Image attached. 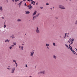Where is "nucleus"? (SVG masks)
<instances>
[{
  "instance_id": "obj_23",
  "label": "nucleus",
  "mask_w": 77,
  "mask_h": 77,
  "mask_svg": "<svg viewBox=\"0 0 77 77\" xmlns=\"http://www.w3.org/2000/svg\"><path fill=\"white\" fill-rule=\"evenodd\" d=\"M75 24H76V25H77V20H76L75 23Z\"/></svg>"
},
{
  "instance_id": "obj_40",
  "label": "nucleus",
  "mask_w": 77,
  "mask_h": 77,
  "mask_svg": "<svg viewBox=\"0 0 77 77\" xmlns=\"http://www.w3.org/2000/svg\"><path fill=\"white\" fill-rule=\"evenodd\" d=\"M72 43H73V42H72L70 43V45H71V44H72Z\"/></svg>"
},
{
  "instance_id": "obj_20",
  "label": "nucleus",
  "mask_w": 77,
  "mask_h": 77,
  "mask_svg": "<svg viewBox=\"0 0 77 77\" xmlns=\"http://www.w3.org/2000/svg\"><path fill=\"white\" fill-rule=\"evenodd\" d=\"M65 46L66 47H67L69 49V47H68V46L66 44L65 45Z\"/></svg>"
},
{
  "instance_id": "obj_38",
  "label": "nucleus",
  "mask_w": 77,
  "mask_h": 77,
  "mask_svg": "<svg viewBox=\"0 0 77 77\" xmlns=\"http://www.w3.org/2000/svg\"><path fill=\"white\" fill-rule=\"evenodd\" d=\"M14 38H15V37H12V39H14Z\"/></svg>"
},
{
  "instance_id": "obj_9",
  "label": "nucleus",
  "mask_w": 77,
  "mask_h": 77,
  "mask_svg": "<svg viewBox=\"0 0 77 77\" xmlns=\"http://www.w3.org/2000/svg\"><path fill=\"white\" fill-rule=\"evenodd\" d=\"M72 47H71V48H70V50H71V51H72V53H73V52H74L75 53V54H76V52H75L74 51V50H72Z\"/></svg>"
},
{
  "instance_id": "obj_58",
  "label": "nucleus",
  "mask_w": 77,
  "mask_h": 77,
  "mask_svg": "<svg viewBox=\"0 0 77 77\" xmlns=\"http://www.w3.org/2000/svg\"><path fill=\"white\" fill-rule=\"evenodd\" d=\"M68 37V35L67 36Z\"/></svg>"
},
{
  "instance_id": "obj_3",
  "label": "nucleus",
  "mask_w": 77,
  "mask_h": 77,
  "mask_svg": "<svg viewBox=\"0 0 77 77\" xmlns=\"http://www.w3.org/2000/svg\"><path fill=\"white\" fill-rule=\"evenodd\" d=\"M59 8L60 9H65V8L64 7V6L63 5H59Z\"/></svg>"
},
{
  "instance_id": "obj_57",
  "label": "nucleus",
  "mask_w": 77,
  "mask_h": 77,
  "mask_svg": "<svg viewBox=\"0 0 77 77\" xmlns=\"http://www.w3.org/2000/svg\"><path fill=\"white\" fill-rule=\"evenodd\" d=\"M76 55H77V53H76Z\"/></svg>"
},
{
  "instance_id": "obj_36",
  "label": "nucleus",
  "mask_w": 77,
  "mask_h": 77,
  "mask_svg": "<svg viewBox=\"0 0 77 77\" xmlns=\"http://www.w3.org/2000/svg\"><path fill=\"white\" fill-rule=\"evenodd\" d=\"M7 69H11L8 67L7 68Z\"/></svg>"
},
{
  "instance_id": "obj_14",
  "label": "nucleus",
  "mask_w": 77,
  "mask_h": 77,
  "mask_svg": "<svg viewBox=\"0 0 77 77\" xmlns=\"http://www.w3.org/2000/svg\"><path fill=\"white\" fill-rule=\"evenodd\" d=\"M25 12H26V14H30V12L29 11H26Z\"/></svg>"
},
{
  "instance_id": "obj_18",
  "label": "nucleus",
  "mask_w": 77,
  "mask_h": 77,
  "mask_svg": "<svg viewBox=\"0 0 77 77\" xmlns=\"http://www.w3.org/2000/svg\"><path fill=\"white\" fill-rule=\"evenodd\" d=\"M57 57L56 56H55V55H54L53 56V58L54 59H56Z\"/></svg>"
},
{
  "instance_id": "obj_54",
  "label": "nucleus",
  "mask_w": 77,
  "mask_h": 77,
  "mask_svg": "<svg viewBox=\"0 0 77 77\" xmlns=\"http://www.w3.org/2000/svg\"><path fill=\"white\" fill-rule=\"evenodd\" d=\"M8 67H10V66H8Z\"/></svg>"
},
{
  "instance_id": "obj_29",
  "label": "nucleus",
  "mask_w": 77,
  "mask_h": 77,
  "mask_svg": "<svg viewBox=\"0 0 77 77\" xmlns=\"http://www.w3.org/2000/svg\"><path fill=\"white\" fill-rule=\"evenodd\" d=\"M15 64H16V67H17L18 66V64H17V63H15Z\"/></svg>"
},
{
  "instance_id": "obj_24",
  "label": "nucleus",
  "mask_w": 77,
  "mask_h": 77,
  "mask_svg": "<svg viewBox=\"0 0 77 77\" xmlns=\"http://www.w3.org/2000/svg\"><path fill=\"white\" fill-rule=\"evenodd\" d=\"M17 1H18V2H19V1H20V0H15V2H17Z\"/></svg>"
},
{
  "instance_id": "obj_48",
  "label": "nucleus",
  "mask_w": 77,
  "mask_h": 77,
  "mask_svg": "<svg viewBox=\"0 0 77 77\" xmlns=\"http://www.w3.org/2000/svg\"><path fill=\"white\" fill-rule=\"evenodd\" d=\"M36 5H38V3H36Z\"/></svg>"
},
{
  "instance_id": "obj_8",
  "label": "nucleus",
  "mask_w": 77,
  "mask_h": 77,
  "mask_svg": "<svg viewBox=\"0 0 77 77\" xmlns=\"http://www.w3.org/2000/svg\"><path fill=\"white\" fill-rule=\"evenodd\" d=\"M36 14V11H35L32 14V16H34V15H35Z\"/></svg>"
},
{
  "instance_id": "obj_2",
  "label": "nucleus",
  "mask_w": 77,
  "mask_h": 77,
  "mask_svg": "<svg viewBox=\"0 0 77 77\" xmlns=\"http://www.w3.org/2000/svg\"><path fill=\"white\" fill-rule=\"evenodd\" d=\"M35 53V51L33 50L32 51L30 52V56L31 57H33V55Z\"/></svg>"
},
{
  "instance_id": "obj_1",
  "label": "nucleus",
  "mask_w": 77,
  "mask_h": 77,
  "mask_svg": "<svg viewBox=\"0 0 77 77\" xmlns=\"http://www.w3.org/2000/svg\"><path fill=\"white\" fill-rule=\"evenodd\" d=\"M15 67H13L11 68V73L12 74H14L15 72Z\"/></svg>"
},
{
  "instance_id": "obj_16",
  "label": "nucleus",
  "mask_w": 77,
  "mask_h": 77,
  "mask_svg": "<svg viewBox=\"0 0 77 77\" xmlns=\"http://www.w3.org/2000/svg\"><path fill=\"white\" fill-rule=\"evenodd\" d=\"M17 21H18V22H20V21H21V20L20 19H18L17 20Z\"/></svg>"
},
{
  "instance_id": "obj_51",
  "label": "nucleus",
  "mask_w": 77,
  "mask_h": 77,
  "mask_svg": "<svg viewBox=\"0 0 77 77\" xmlns=\"http://www.w3.org/2000/svg\"><path fill=\"white\" fill-rule=\"evenodd\" d=\"M74 53V54H75V53Z\"/></svg>"
},
{
  "instance_id": "obj_43",
  "label": "nucleus",
  "mask_w": 77,
  "mask_h": 77,
  "mask_svg": "<svg viewBox=\"0 0 77 77\" xmlns=\"http://www.w3.org/2000/svg\"><path fill=\"white\" fill-rule=\"evenodd\" d=\"M66 36H65H65H64L63 37L64 38H66Z\"/></svg>"
},
{
  "instance_id": "obj_49",
  "label": "nucleus",
  "mask_w": 77,
  "mask_h": 77,
  "mask_svg": "<svg viewBox=\"0 0 77 77\" xmlns=\"http://www.w3.org/2000/svg\"><path fill=\"white\" fill-rule=\"evenodd\" d=\"M55 18H56V19H57V17H56Z\"/></svg>"
},
{
  "instance_id": "obj_17",
  "label": "nucleus",
  "mask_w": 77,
  "mask_h": 77,
  "mask_svg": "<svg viewBox=\"0 0 77 77\" xmlns=\"http://www.w3.org/2000/svg\"><path fill=\"white\" fill-rule=\"evenodd\" d=\"M31 2H33V3H34V4H33V5H35V2L34 1L32 0H30Z\"/></svg>"
},
{
  "instance_id": "obj_44",
  "label": "nucleus",
  "mask_w": 77,
  "mask_h": 77,
  "mask_svg": "<svg viewBox=\"0 0 77 77\" xmlns=\"http://www.w3.org/2000/svg\"><path fill=\"white\" fill-rule=\"evenodd\" d=\"M31 4H33V2H31Z\"/></svg>"
},
{
  "instance_id": "obj_19",
  "label": "nucleus",
  "mask_w": 77,
  "mask_h": 77,
  "mask_svg": "<svg viewBox=\"0 0 77 77\" xmlns=\"http://www.w3.org/2000/svg\"><path fill=\"white\" fill-rule=\"evenodd\" d=\"M40 14H37L36 15H35V16L36 17H38V16H39V15Z\"/></svg>"
},
{
  "instance_id": "obj_35",
  "label": "nucleus",
  "mask_w": 77,
  "mask_h": 77,
  "mask_svg": "<svg viewBox=\"0 0 77 77\" xmlns=\"http://www.w3.org/2000/svg\"><path fill=\"white\" fill-rule=\"evenodd\" d=\"M46 5H49V4L48 3H46Z\"/></svg>"
},
{
  "instance_id": "obj_46",
  "label": "nucleus",
  "mask_w": 77,
  "mask_h": 77,
  "mask_svg": "<svg viewBox=\"0 0 77 77\" xmlns=\"http://www.w3.org/2000/svg\"><path fill=\"white\" fill-rule=\"evenodd\" d=\"M13 2H14V0H12Z\"/></svg>"
},
{
  "instance_id": "obj_28",
  "label": "nucleus",
  "mask_w": 77,
  "mask_h": 77,
  "mask_svg": "<svg viewBox=\"0 0 77 77\" xmlns=\"http://www.w3.org/2000/svg\"><path fill=\"white\" fill-rule=\"evenodd\" d=\"M13 44L14 45H16V43L15 42H14L13 43Z\"/></svg>"
},
{
  "instance_id": "obj_10",
  "label": "nucleus",
  "mask_w": 77,
  "mask_h": 77,
  "mask_svg": "<svg viewBox=\"0 0 77 77\" xmlns=\"http://www.w3.org/2000/svg\"><path fill=\"white\" fill-rule=\"evenodd\" d=\"M41 74H45V71H43L40 72Z\"/></svg>"
},
{
  "instance_id": "obj_21",
  "label": "nucleus",
  "mask_w": 77,
  "mask_h": 77,
  "mask_svg": "<svg viewBox=\"0 0 77 77\" xmlns=\"http://www.w3.org/2000/svg\"><path fill=\"white\" fill-rule=\"evenodd\" d=\"M53 45L54 46H56V43H53Z\"/></svg>"
},
{
  "instance_id": "obj_31",
  "label": "nucleus",
  "mask_w": 77,
  "mask_h": 77,
  "mask_svg": "<svg viewBox=\"0 0 77 77\" xmlns=\"http://www.w3.org/2000/svg\"><path fill=\"white\" fill-rule=\"evenodd\" d=\"M40 8H41V9H43V7H40Z\"/></svg>"
},
{
  "instance_id": "obj_55",
  "label": "nucleus",
  "mask_w": 77,
  "mask_h": 77,
  "mask_svg": "<svg viewBox=\"0 0 77 77\" xmlns=\"http://www.w3.org/2000/svg\"><path fill=\"white\" fill-rule=\"evenodd\" d=\"M22 45H24V44H22Z\"/></svg>"
},
{
  "instance_id": "obj_12",
  "label": "nucleus",
  "mask_w": 77,
  "mask_h": 77,
  "mask_svg": "<svg viewBox=\"0 0 77 77\" xmlns=\"http://www.w3.org/2000/svg\"><path fill=\"white\" fill-rule=\"evenodd\" d=\"M0 11H3V7L0 6Z\"/></svg>"
},
{
  "instance_id": "obj_42",
  "label": "nucleus",
  "mask_w": 77,
  "mask_h": 77,
  "mask_svg": "<svg viewBox=\"0 0 77 77\" xmlns=\"http://www.w3.org/2000/svg\"><path fill=\"white\" fill-rule=\"evenodd\" d=\"M27 1H29V2H30V0H27Z\"/></svg>"
},
{
  "instance_id": "obj_30",
  "label": "nucleus",
  "mask_w": 77,
  "mask_h": 77,
  "mask_svg": "<svg viewBox=\"0 0 77 77\" xmlns=\"http://www.w3.org/2000/svg\"><path fill=\"white\" fill-rule=\"evenodd\" d=\"M25 66H26V67L27 68V67H28V66H27V64H26Z\"/></svg>"
},
{
  "instance_id": "obj_27",
  "label": "nucleus",
  "mask_w": 77,
  "mask_h": 77,
  "mask_svg": "<svg viewBox=\"0 0 77 77\" xmlns=\"http://www.w3.org/2000/svg\"><path fill=\"white\" fill-rule=\"evenodd\" d=\"M74 41V39H73L72 40L71 42H73Z\"/></svg>"
},
{
  "instance_id": "obj_32",
  "label": "nucleus",
  "mask_w": 77,
  "mask_h": 77,
  "mask_svg": "<svg viewBox=\"0 0 77 77\" xmlns=\"http://www.w3.org/2000/svg\"><path fill=\"white\" fill-rule=\"evenodd\" d=\"M71 46H69V48H70V49L71 50Z\"/></svg>"
},
{
  "instance_id": "obj_4",
  "label": "nucleus",
  "mask_w": 77,
  "mask_h": 77,
  "mask_svg": "<svg viewBox=\"0 0 77 77\" xmlns=\"http://www.w3.org/2000/svg\"><path fill=\"white\" fill-rule=\"evenodd\" d=\"M36 32L37 33H40V30H39V29L38 27H37L36 29Z\"/></svg>"
},
{
  "instance_id": "obj_53",
  "label": "nucleus",
  "mask_w": 77,
  "mask_h": 77,
  "mask_svg": "<svg viewBox=\"0 0 77 77\" xmlns=\"http://www.w3.org/2000/svg\"><path fill=\"white\" fill-rule=\"evenodd\" d=\"M51 9H52V8H51Z\"/></svg>"
},
{
  "instance_id": "obj_41",
  "label": "nucleus",
  "mask_w": 77,
  "mask_h": 77,
  "mask_svg": "<svg viewBox=\"0 0 77 77\" xmlns=\"http://www.w3.org/2000/svg\"><path fill=\"white\" fill-rule=\"evenodd\" d=\"M27 7H28V8H29V7H30V5H28V6H27Z\"/></svg>"
},
{
  "instance_id": "obj_61",
  "label": "nucleus",
  "mask_w": 77,
  "mask_h": 77,
  "mask_svg": "<svg viewBox=\"0 0 77 77\" xmlns=\"http://www.w3.org/2000/svg\"><path fill=\"white\" fill-rule=\"evenodd\" d=\"M53 8H54V7H53Z\"/></svg>"
},
{
  "instance_id": "obj_6",
  "label": "nucleus",
  "mask_w": 77,
  "mask_h": 77,
  "mask_svg": "<svg viewBox=\"0 0 77 77\" xmlns=\"http://www.w3.org/2000/svg\"><path fill=\"white\" fill-rule=\"evenodd\" d=\"M46 45L47 47V48H48V49H49V48L48 47H50V45H49V44L47 43Z\"/></svg>"
},
{
  "instance_id": "obj_37",
  "label": "nucleus",
  "mask_w": 77,
  "mask_h": 77,
  "mask_svg": "<svg viewBox=\"0 0 77 77\" xmlns=\"http://www.w3.org/2000/svg\"><path fill=\"white\" fill-rule=\"evenodd\" d=\"M25 6H27V4H26V3H25Z\"/></svg>"
},
{
  "instance_id": "obj_56",
  "label": "nucleus",
  "mask_w": 77,
  "mask_h": 77,
  "mask_svg": "<svg viewBox=\"0 0 77 77\" xmlns=\"http://www.w3.org/2000/svg\"><path fill=\"white\" fill-rule=\"evenodd\" d=\"M69 46H70V45H69Z\"/></svg>"
},
{
  "instance_id": "obj_26",
  "label": "nucleus",
  "mask_w": 77,
  "mask_h": 77,
  "mask_svg": "<svg viewBox=\"0 0 77 77\" xmlns=\"http://www.w3.org/2000/svg\"><path fill=\"white\" fill-rule=\"evenodd\" d=\"M32 8V6H29V9H30V8Z\"/></svg>"
},
{
  "instance_id": "obj_34",
  "label": "nucleus",
  "mask_w": 77,
  "mask_h": 77,
  "mask_svg": "<svg viewBox=\"0 0 77 77\" xmlns=\"http://www.w3.org/2000/svg\"><path fill=\"white\" fill-rule=\"evenodd\" d=\"M6 1L7 2V3L9 2V0H6Z\"/></svg>"
},
{
  "instance_id": "obj_33",
  "label": "nucleus",
  "mask_w": 77,
  "mask_h": 77,
  "mask_svg": "<svg viewBox=\"0 0 77 77\" xmlns=\"http://www.w3.org/2000/svg\"><path fill=\"white\" fill-rule=\"evenodd\" d=\"M6 27V25H4V28H5Z\"/></svg>"
},
{
  "instance_id": "obj_47",
  "label": "nucleus",
  "mask_w": 77,
  "mask_h": 77,
  "mask_svg": "<svg viewBox=\"0 0 77 77\" xmlns=\"http://www.w3.org/2000/svg\"><path fill=\"white\" fill-rule=\"evenodd\" d=\"M2 19H4V17H2Z\"/></svg>"
},
{
  "instance_id": "obj_7",
  "label": "nucleus",
  "mask_w": 77,
  "mask_h": 77,
  "mask_svg": "<svg viewBox=\"0 0 77 77\" xmlns=\"http://www.w3.org/2000/svg\"><path fill=\"white\" fill-rule=\"evenodd\" d=\"M14 45H11V46L9 47L10 49L11 50L12 48V47H14Z\"/></svg>"
},
{
  "instance_id": "obj_25",
  "label": "nucleus",
  "mask_w": 77,
  "mask_h": 77,
  "mask_svg": "<svg viewBox=\"0 0 77 77\" xmlns=\"http://www.w3.org/2000/svg\"><path fill=\"white\" fill-rule=\"evenodd\" d=\"M32 8V6H29V9H30V8Z\"/></svg>"
},
{
  "instance_id": "obj_39",
  "label": "nucleus",
  "mask_w": 77,
  "mask_h": 77,
  "mask_svg": "<svg viewBox=\"0 0 77 77\" xmlns=\"http://www.w3.org/2000/svg\"><path fill=\"white\" fill-rule=\"evenodd\" d=\"M65 36H66V33L65 34Z\"/></svg>"
},
{
  "instance_id": "obj_5",
  "label": "nucleus",
  "mask_w": 77,
  "mask_h": 77,
  "mask_svg": "<svg viewBox=\"0 0 77 77\" xmlns=\"http://www.w3.org/2000/svg\"><path fill=\"white\" fill-rule=\"evenodd\" d=\"M19 48L22 50H24V47L23 46H21L20 45H19Z\"/></svg>"
},
{
  "instance_id": "obj_13",
  "label": "nucleus",
  "mask_w": 77,
  "mask_h": 77,
  "mask_svg": "<svg viewBox=\"0 0 77 77\" xmlns=\"http://www.w3.org/2000/svg\"><path fill=\"white\" fill-rule=\"evenodd\" d=\"M23 1H21V2H20L19 3V4H18L19 5V7H20L21 6V4L23 3Z\"/></svg>"
},
{
  "instance_id": "obj_60",
  "label": "nucleus",
  "mask_w": 77,
  "mask_h": 77,
  "mask_svg": "<svg viewBox=\"0 0 77 77\" xmlns=\"http://www.w3.org/2000/svg\"><path fill=\"white\" fill-rule=\"evenodd\" d=\"M13 36H14V35H13Z\"/></svg>"
},
{
  "instance_id": "obj_15",
  "label": "nucleus",
  "mask_w": 77,
  "mask_h": 77,
  "mask_svg": "<svg viewBox=\"0 0 77 77\" xmlns=\"http://www.w3.org/2000/svg\"><path fill=\"white\" fill-rule=\"evenodd\" d=\"M36 17L35 16H34L33 17L32 20H35L36 19Z\"/></svg>"
},
{
  "instance_id": "obj_50",
  "label": "nucleus",
  "mask_w": 77,
  "mask_h": 77,
  "mask_svg": "<svg viewBox=\"0 0 77 77\" xmlns=\"http://www.w3.org/2000/svg\"><path fill=\"white\" fill-rule=\"evenodd\" d=\"M76 50V51H77V50L76 49V48H75Z\"/></svg>"
},
{
  "instance_id": "obj_59",
  "label": "nucleus",
  "mask_w": 77,
  "mask_h": 77,
  "mask_svg": "<svg viewBox=\"0 0 77 77\" xmlns=\"http://www.w3.org/2000/svg\"><path fill=\"white\" fill-rule=\"evenodd\" d=\"M60 38H61V36H60Z\"/></svg>"
},
{
  "instance_id": "obj_45",
  "label": "nucleus",
  "mask_w": 77,
  "mask_h": 77,
  "mask_svg": "<svg viewBox=\"0 0 77 77\" xmlns=\"http://www.w3.org/2000/svg\"><path fill=\"white\" fill-rule=\"evenodd\" d=\"M26 0H23V2H26Z\"/></svg>"
},
{
  "instance_id": "obj_52",
  "label": "nucleus",
  "mask_w": 77,
  "mask_h": 77,
  "mask_svg": "<svg viewBox=\"0 0 77 77\" xmlns=\"http://www.w3.org/2000/svg\"><path fill=\"white\" fill-rule=\"evenodd\" d=\"M70 1H71V0H69Z\"/></svg>"
},
{
  "instance_id": "obj_22",
  "label": "nucleus",
  "mask_w": 77,
  "mask_h": 77,
  "mask_svg": "<svg viewBox=\"0 0 77 77\" xmlns=\"http://www.w3.org/2000/svg\"><path fill=\"white\" fill-rule=\"evenodd\" d=\"M13 62H14L15 63H17V61H16V60H13Z\"/></svg>"
},
{
  "instance_id": "obj_11",
  "label": "nucleus",
  "mask_w": 77,
  "mask_h": 77,
  "mask_svg": "<svg viewBox=\"0 0 77 77\" xmlns=\"http://www.w3.org/2000/svg\"><path fill=\"white\" fill-rule=\"evenodd\" d=\"M9 41H10V40L8 39H6L5 40V42H8V43H9Z\"/></svg>"
}]
</instances>
